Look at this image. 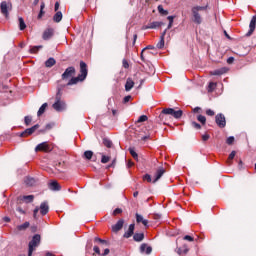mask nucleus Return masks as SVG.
Instances as JSON below:
<instances>
[{
	"instance_id": "f257e3e1",
	"label": "nucleus",
	"mask_w": 256,
	"mask_h": 256,
	"mask_svg": "<svg viewBox=\"0 0 256 256\" xmlns=\"http://www.w3.org/2000/svg\"><path fill=\"white\" fill-rule=\"evenodd\" d=\"M207 9H209V4H206L204 6H200V5H194L191 8V19H192V23H194L195 25H201V23H203V16L201 15V12H205L207 11Z\"/></svg>"
},
{
	"instance_id": "f03ea898",
	"label": "nucleus",
	"mask_w": 256,
	"mask_h": 256,
	"mask_svg": "<svg viewBox=\"0 0 256 256\" xmlns=\"http://www.w3.org/2000/svg\"><path fill=\"white\" fill-rule=\"evenodd\" d=\"M87 64L83 61L80 62V74L69 80L68 85H76V83H79V81H85L87 79Z\"/></svg>"
},
{
	"instance_id": "7ed1b4c3",
	"label": "nucleus",
	"mask_w": 256,
	"mask_h": 256,
	"mask_svg": "<svg viewBox=\"0 0 256 256\" xmlns=\"http://www.w3.org/2000/svg\"><path fill=\"white\" fill-rule=\"evenodd\" d=\"M40 244H41V235L35 234L32 237V240L28 244V256H32L33 251H35Z\"/></svg>"
},
{
	"instance_id": "20e7f679",
	"label": "nucleus",
	"mask_w": 256,
	"mask_h": 256,
	"mask_svg": "<svg viewBox=\"0 0 256 256\" xmlns=\"http://www.w3.org/2000/svg\"><path fill=\"white\" fill-rule=\"evenodd\" d=\"M39 211H40V215H47L49 213V203L42 202L40 204V207H36L33 211V217L34 219H39Z\"/></svg>"
},
{
	"instance_id": "39448f33",
	"label": "nucleus",
	"mask_w": 256,
	"mask_h": 256,
	"mask_svg": "<svg viewBox=\"0 0 256 256\" xmlns=\"http://www.w3.org/2000/svg\"><path fill=\"white\" fill-rule=\"evenodd\" d=\"M163 115H171V117H174V119H181V117H183V111L175 110L173 108H166L162 110V115H160V117H163Z\"/></svg>"
},
{
	"instance_id": "423d86ee",
	"label": "nucleus",
	"mask_w": 256,
	"mask_h": 256,
	"mask_svg": "<svg viewBox=\"0 0 256 256\" xmlns=\"http://www.w3.org/2000/svg\"><path fill=\"white\" fill-rule=\"evenodd\" d=\"M53 109L55 111L61 112V111H65V103L61 100V96H59V94L56 95V101L55 103L52 105Z\"/></svg>"
},
{
	"instance_id": "0eeeda50",
	"label": "nucleus",
	"mask_w": 256,
	"mask_h": 256,
	"mask_svg": "<svg viewBox=\"0 0 256 256\" xmlns=\"http://www.w3.org/2000/svg\"><path fill=\"white\" fill-rule=\"evenodd\" d=\"M0 9H1L2 15H4V17H6V19H7L9 17V11H11V9H13V6L9 2L3 1L0 4Z\"/></svg>"
},
{
	"instance_id": "6e6552de",
	"label": "nucleus",
	"mask_w": 256,
	"mask_h": 256,
	"mask_svg": "<svg viewBox=\"0 0 256 256\" xmlns=\"http://www.w3.org/2000/svg\"><path fill=\"white\" fill-rule=\"evenodd\" d=\"M52 150L53 148L51 147V145H49L48 142H42L35 147L36 153L39 151H42L43 153H49Z\"/></svg>"
},
{
	"instance_id": "1a4fd4ad",
	"label": "nucleus",
	"mask_w": 256,
	"mask_h": 256,
	"mask_svg": "<svg viewBox=\"0 0 256 256\" xmlns=\"http://www.w3.org/2000/svg\"><path fill=\"white\" fill-rule=\"evenodd\" d=\"M216 125L223 129L227 125V120L225 119V115L223 113H219L215 116Z\"/></svg>"
},
{
	"instance_id": "9d476101",
	"label": "nucleus",
	"mask_w": 256,
	"mask_h": 256,
	"mask_svg": "<svg viewBox=\"0 0 256 256\" xmlns=\"http://www.w3.org/2000/svg\"><path fill=\"white\" fill-rule=\"evenodd\" d=\"M139 251L141 255H151V253H153V248L151 246H148L147 243H142L140 245Z\"/></svg>"
},
{
	"instance_id": "9b49d317",
	"label": "nucleus",
	"mask_w": 256,
	"mask_h": 256,
	"mask_svg": "<svg viewBox=\"0 0 256 256\" xmlns=\"http://www.w3.org/2000/svg\"><path fill=\"white\" fill-rule=\"evenodd\" d=\"M256 28V16H253L250 24H249V31L246 33V37H251Z\"/></svg>"
},
{
	"instance_id": "f8f14e48",
	"label": "nucleus",
	"mask_w": 256,
	"mask_h": 256,
	"mask_svg": "<svg viewBox=\"0 0 256 256\" xmlns=\"http://www.w3.org/2000/svg\"><path fill=\"white\" fill-rule=\"evenodd\" d=\"M72 75H75V67H68L62 74V79H70Z\"/></svg>"
},
{
	"instance_id": "ddd939ff",
	"label": "nucleus",
	"mask_w": 256,
	"mask_h": 256,
	"mask_svg": "<svg viewBox=\"0 0 256 256\" xmlns=\"http://www.w3.org/2000/svg\"><path fill=\"white\" fill-rule=\"evenodd\" d=\"M53 35H55V30L53 28H48L44 31L42 39H44V41H49Z\"/></svg>"
},
{
	"instance_id": "4468645a",
	"label": "nucleus",
	"mask_w": 256,
	"mask_h": 256,
	"mask_svg": "<svg viewBox=\"0 0 256 256\" xmlns=\"http://www.w3.org/2000/svg\"><path fill=\"white\" fill-rule=\"evenodd\" d=\"M228 72H229V68L222 67L212 71L211 75L221 76V75H225V73H228Z\"/></svg>"
},
{
	"instance_id": "2eb2a0df",
	"label": "nucleus",
	"mask_w": 256,
	"mask_h": 256,
	"mask_svg": "<svg viewBox=\"0 0 256 256\" xmlns=\"http://www.w3.org/2000/svg\"><path fill=\"white\" fill-rule=\"evenodd\" d=\"M38 128H39V124H36L31 128H27L24 132L20 134V137H25L26 135H33V132Z\"/></svg>"
},
{
	"instance_id": "dca6fc26",
	"label": "nucleus",
	"mask_w": 256,
	"mask_h": 256,
	"mask_svg": "<svg viewBox=\"0 0 256 256\" xmlns=\"http://www.w3.org/2000/svg\"><path fill=\"white\" fill-rule=\"evenodd\" d=\"M163 175H165V169L163 168V167H161V168H159L157 171H156V173H155V175H154V180L152 181V183H157V181L159 180V179H161V177H163Z\"/></svg>"
},
{
	"instance_id": "f3484780",
	"label": "nucleus",
	"mask_w": 256,
	"mask_h": 256,
	"mask_svg": "<svg viewBox=\"0 0 256 256\" xmlns=\"http://www.w3.org/2000/svg\"><path fill=\"white\" fill-rule=\"evenodd\" d=\"M133 233H135V224H130L128 230L124 233V238L133 237Z\"/></svg>"
},
{
	"instance_id": "a211bd4d",
	"label": "nucleus",
	"mask_w": 256,
	"mask_h": 256,
	"mask_svg": "<svg viewBox=\"0 0 256 256\" xmlns=\"http://www.w3.org/2000/svg\"><path fill=\"white\" fill-rule=\"evenodd\" d=\"M51 191H61V185L57 183V181H52L48 185Z\"/></svg>"
},
{
	"instance_id": "6ab92c4d",
	"label": "nucleus",
	"mask_w": 256,
	"mask_h": 256,
	"mask_svg": "<svg viewBox=\"0 0 256 256\" xmlns=\"http://www.w3.org/2000/svg\"><path fill=\"white\" fill-rule=\"evenodd\" d=\"M124 223L125 222L123 220H119L114 226H112V231H114V233L121 231Z\"/></svg>"
},
{
	"instance_id": "aec40b11",
	"label": "nucleus",
	"mask_w": 256,
	"mask_h": 256,
	"mask_svg": "<svg viewBox=\"0 0 256 256\" xmlns=\"http://www.w3.org/2000/svg\"><path fill=\"white\" fill-rule=\"evenodd\" d=\"M136 221L137 223H142L144 227H148L149 225V220L144 219L141 214H136Z\"/></svg>"
},
{
	"instance_id": "412c9836",
	"label": "nucleus",
	"mask_w": 256,
	"mask_h": 256,
	"mask_svg": "<svg viewBox=\"0 0 256 256\" xmlns=\"http://www.w3.org/2000/svg\"><path fill=\"white\" fill-rule=\"evenodd\" d=\"M178 255H187V253H189V247L187 246V244H184L182 247L177 248Z\"/></svg>"
},
{
	"instance_id": "4be33fe9",
	"label": "nucleus",
	"mask_w": 256,
	"mask_h": 256,
	"mask_svg": "<svg viewBox=\"0 0 256 256\" xmlns=\"http://www.w3.org/2000/svg\"><path fill=\"white\" fill-rule=\"evenodd\" d=\"M133 87H135V82L133 79L128 78L125 84V91H131Z\"/></svg>"
},
{
	"instance_id": "5701e85b",
	"label": "nucleus",
	"mask_w": 256,
	"mask_h": 256,
	"mask_svg": "<svg viewBox=\"0 0 256 256\" xmlns=\"http://www.w3.org/2000/svg\"><path fill=\"white\" fill-rule=\"evenodd\" d=\"M133 239L137 243H141V241H143L145 239V234H143V233H135L134 236H133Z\"/></svg>"
},
{
	"instance_id": "b1692460",
	"label": "nucleus",
	"mask_w": 256,
	"mask_h": 256,
	"mask_svg": "<svg viewBox=\"0 0 256 256\" xmlns=\"http://www.w3.org/2000/svg\"><path fill=\"white\" fill-rule=\"evenodd\" d=\"M165 33L166 31H164V33L162 34V36L160 37V41L157 43L156 47L158 49H163V47H165Z\"/></svg>"
},
{
	"instance_id": "393cba45",
	"label": "nucleus",
	"mask_w": 256,
	"mask_h": 256,
	"mask_svg": "<svg viewBox=\"0 0 256 256\" xmlns=\"http://www.w3.org/2000/svg\"><path fill=\"white\" fill-rule=\"evenodd\" d=\"M24 183H25L28 187H33V185H35L36 181H35V178L26 177L25 180H24Z\"/></svg>"
},
{
	"instance_id": "a878e982",
	"label": "nucleus",
	"mask_w": 256,
	"mask_h": 256,
	"mask_svg": "<svg viewBox=\"0 0 256 256\" xmlns=\"http://www.w3.org/2000/svg\"><path fill=\"white\" fill-rule=\"evenodd\" d=\"M61 19H63V13H61V11L56 12L53 21H55V23H60Z\"/></svg>"
},
{
	"instance_id": "bb28decb",
	"label": "nucleus",
	"mask_w": 256,
	"mask_h": 256,
	"mask_svg": "<svg viewBox=\"0 0 256 256\" xmlns=\"http://www.w3.org/2000/svg\"><path fill=\"white\" fill-rule=\"evenodd\" d=\"M55 63H57V61L55 60V58L51 57L48 60H46L45 67L51 68L53 67V65H55Z\"/></svg>"
},
{
	"instance_id": "cd10ccee",
	"label": "nucleus",
	"mask_w": 256,
	"mask_h": 256,
	"mask_svg": "<svg viewBox=\"0 0 256 256\" xmlns=\"http://www.w3.org/2000/svg\"><path fill=\"white\" fill-rule=\"evenodd\" d=\"M99 155H101V163L105 164V163H109V161H111V156H107L104 153H99Z\"/></svg>"
},
{
	"instance_id": "c85d7f7f",
	"label": "nucleus",
	"mask_w": 256,
	"mask_h": 256,
	"mask_svg": "<svg viewBox=\"0 0 256 256\" xmlns=\"http://www.w3.org/2000/svg\"><path fill=\"white\" fill-rule=\"evenodd\" d=\"M103 145L108 149H111L113 147V142L109 138H104Z\"/></svg>"
},
{
	"instance_id": "c756f323",
	"label": "nucleus",
	"mask_w": 256,
	"mask_h": 256,
	"mask_svg": "<svg viewBox=\"0 0 256 256\" xmlns=\"http://www.w3.org/2000/svg\"><path fill=\"white\" fill-rule=\"evenodd\" d=\"M19 29L20 31H25V29L27 28V25L25 24V20H23V18H19Z\"/></svg>"
},
{
	"instance_id": "7c9ffc66",
	"label": "nucleus",
	"mask_w": 256,
	"mask_h": 256,
	"mask_svg": "<svg viewBox=\"0 0 256 256\" xmlns=\"http://www.w3.org/2000/svg\"><path fill=\"white\" fill-rule=\"evenodd\" d=\"M45 109H47V103L42 104V106L39 108L37 112L38 117H41V115L45 113Z\"/></svg>"
},
{
	"instance_id": "2f4dec72",
	"label": "nucleus",
	"mask_w": 256,
	"mask_h": 256,
	"mask_svg": "<svg viewBox=\"0 0 256 256\" xmlns=\"http://www.w3.org/2000/svg\"><path fill=\"white\" fill-rule=\"evenodd\" d=\"M84 157L85 159H87L88 161H91V159H93V151L91 150H87L84 152Z\"/></svg>"
},
{
	"instance_id": "473e14b6",
	"label": "nucleus",
	"mask_w": 256,
	"mask_h": 256,
	"mask_svg": "<svg viewBox=\"0 0 256 256\" xmlns=\"http://www.w3.org/2000/svg\"><path fill=\"white\" fill-rule=\"evenodd\" d=\"M33 199H35V196H33V195H28V196L22 197V200L25 201L26 203H33Z\"/></svg>"
},
{
	"instance_id": "72a5a7b5",
	"label": "nucleus",
	"mask_w": 256,
	"mask_h": 256,
	"mask_svg": "<svg viewBox=\"0 0 256 256\" xmlns=\"http://www.w3.org/2000/svg\"><path fill=\"white\" fill-rule=\"evenodd\" d=\"M29 222H25L22 225L17 226L18 231H25V229H29Z\"/></svg>"
},
{
	"instance_id": "f704fd0d",
	"label": "nucleus",
	"mask_w": 256,
	"mask_h": 256,
	"mask_svg": "<svg viewBox=\"0 0 256 256\" xmlns=\"http://www.w3.org/2000/svg\"><path fill=\"white\" fill-rule=\"evenodd\" d=\"M157 27H161V22H151L147 29H157Z\"/></svg>"
},
{
	"instance_id": "c9c22d12",
	"label": "nucleus",
	"mask_w": 256,
	"mask_h": 256,
	"mask_svg": "<svg viewBox=\"0 0 256 256\" xmlns=\"http://www.w3.org/2000/svg\"><path fill=\"white\" fill-rule=\"evenodd\" d=\"M216 87H217V83L210 82L208 85V93H213V91H215Z\"/></svg>"
},
{
	"instance_id": "e433bc0d",
	"label": "nucleus",
	"mask_w": 256,
	"mask_h": 256,
	"mask_svg": "<svg viewBox=\"0 0 256 256\" xmlns=\"http://www.w3.org/2000/svg\"><path fill=\"white\" fill-rule=\"evenodd\" d=\"M197 121H199V123H202L203 125H205V123H207V118L203 115H198Z\"/></svg>"
},
{
	"instance_id": "4c0bfd02",
	"label": "nucleus",
	"mask_w": 256,
	"mask_h": 256,
	"mask_svg": "<svg viewBox=\"0 0 256 256\" xmlns=\"http://www.w3.org/2000/svg\"><path fill=\"white\" fill-rule=\"evenodd\" d=\"M39 49H43V46H33L30 48V53H38Z\"/></svg>"
},
{
	"instance_id": "58836bf2",
	"label": "nucleus",
	"mask_w": 256,
	"mask_h": 256,
	"mask_svg": "<svg viewBox=\"0 0 256 256\" xmlns=\"http://www.w3.org/2000/svg\"><path fill=\"white\" fill-rule=\"evenodd\" d=\"M147 119H149L147 117V115H141L138 120L136 121V123H145V121H147Z\"/></svg>"
},
{
	"instance_id": "ea45409f",
	"label": "nucleus",
	"mask_w": 256,
	"mask_h": 256,
	"mask_svg": "<svg viewBox=\"0 0 256 256\" xmlns=\"http://www.w3.org/2000/svg\"><path fill=\"white\" fill-rule=\"evenodd\" d=\"M158 11H159V13H161V15H169V11L163 9L162 5L158 6Z\"/></svg>"
},
{
	"instance_id": "a19ab883",
	"label": "nucleus",
	"mask_w": 256,
	"mask_h": 256,
	"mask_svg": "<svg viewBox=\"0 0 256 256\" xmlns=\"http://www.w3.org/2000/svg\"><path fill=\"white\" fill-rule=\"evenodd\" d=\"M235 155H237L236 151H232L228 157V163L231 165V161L235 159Z\"/></svg>"
},
{
	"instance_id": "79ce46f5",
	"label": "nucleus",
	"mask_w": 256,
	"mask_h": 256,
	"mask_svg": "<svg viewBox=\"0 0 256 256\" xmlns=\"http://www.w3.org/2000/svg\"><path fill=\"white\" fill-rule=\"evenodd\" d=\"M130 155L133 157V159H138L139 155L137 154V152H135V149L130 148Z\"/></svg>"
},
{
	"instance_id": "37998d69",
	"label": "nucleus",
	"mask_w": 256,
	"mask_h": 256,
	"mask_svg": "<svg viewBox=\"0 0 256 256\" xmlns=\"http://www.w3.org/2000/svg\"><path fill=\"white\" fill-rule=\"evenodd\" d=\"M31 121H33V118L31 116H25L24 118L25 125H31Z\"/></svg>"
},
{
	"instance_id": "c03bdc74",
	"label": "nucleus",
	"mask_w": 256,
	"mask_h": 256,
	"mask_svg": "<svg viewBox=\"0 0 256 256\" xmlns=\"http://www.w3.org/2000/svg\"><path fill=\"white\" fill-rule=\"evenodd\" d=\"M234 142H235V137L233 136L228 137L226 140L227 145H233Z\"/></svg>"
},
{
	"instance_id": "a18cd8bd",
	"label": "nucleus",
	"mask_w": 256,
	"mask_h": 256,
	"mask_svg": "<svg viewBox=\"0 0 256 256\" xmlns=\"http://www.w3.org/2000/svg\"><path fill=\"white\" fill-rule=\"evenodd\" d=\"M184 241H189L190 243L195 241V238H193L192 236L186 235L183 237Z\"/></svg>"
},
{
	"instance_id": "49530a36",
	"label": "nucleus",
	"mask_w": 256,
	"mask_h": 256,
	"mask_svg": "<svg viewBox=\"0 0 256 256\" xmlns=\"http://www.w3.org/2000/svg\"><path fill=\"white\" fill-rule=\"evenodd\" d=\"M206 115H208V117H213L215 115V111H213L211 109H207L206 110Z\"/></svg>"
},
{
	"instance_id": "de8ad7c7",
	"label": "nucleus",
	"mask_w": 256,
	"mask_h": 256,
	"mask_svg": "<svg viewBox=\"0 0 256 256\" xmlns=\"http://www.w3.org/2000/svg\"><path fill=\"white\" fill-rule=\"evenodd\" d=\"M144 181H147L148 183H151L153 180L151 179V175L146 174L143 177Z\"/></svg>"
},
{
	"instance_id": "09e8293b",
	"label": "nucleus",
	"mask_w": 256,
	"mask_h": 256,
	"mask_svg": "<svg viewBox=\"0 0 256 256\" xmlns=\"http://www.w3.org/2000/svg\"><path fill=\"white\" fill-rule=\"evenodd\" d=\"M122 65H123L124 69H129V62L126 59L122 60Z\"/></svg>"
},
{
	"instance_id": "8fccbe9b",
	"label": "nucleus",
	"mask_w": 256,
	"mask_h": 256,
	"mask_svg": "<svg viewBox=\"0 0 256 256\" xmlns=\"http://www.w3.org/2000/svg\"><path fill=\"white\" fill-rule=\"evenodd\" d=\"M121 213H123V210L120 209V208H116V209L113 211V215H119V214H121Z\"/></svg>"
},
{
	"instance_id": "3c124183",
	"label": "nucleus",
	"mask_w": 256,
	"mask_h": 256,
	"mask_svg": "<svg viewBox=\"0 0 256 256\" xmlns=\"http://www.w3.org/2000/svg\"><path fill=\"white\" fill-rule=\"evenodd\" d=\"M192 127H194V129H201V124L197 122H192Z\"/></svg>"
},
{
	"instance_id": "603ef678",
	"label": "nucleus",
	"mask_w": 256,
	"mask_h": 256,
	"mask_svg": "<svg viewBox=\"0 0 256 256\" xmlns=\"http://www.w3.org/2000/svg\"><path fill=\"white\" fill-rule=\"evenodd\" d=\"M93 251L96 252L97 255H101V250L99 249V246H94Z\"/></svg>"
},
{
	"instance_id": "864d4df0",
	"label": "nucleus",
	"mask_w": 256,
	"mask_h": 256,
	"mask_svg": "<svg viewBox=\"0 0 256 256\" xmlns=\"http://www.w3.org/2000/svg\"><path fill=\"white\" fill-rule=\"evenodd\" d=\"M40 14L38 15V17H42V15H43V9H45V4H41V6H40Z\"/></svg>"
},
{
	"instance_id": "5fc2aeb1",
	"label": "nucleus",
	"mask_w": 256,
	"mask_h": 256,
	"mask_svg": "<svg viewBox=\"0 0 256 256\" xmlns=\"http://www.w3.org/2000/svg\"><path fill=\"white\" fill-rule=\"evenodd\" d=\"M94 241H96V242H98V243H107V241H105V240H103V239H101V238H98V237H96V238L94 239Z\"/></svg>"
},
{
	"instance_id": "6e6d98bb",
	"label": "nucleus",
	"mask_w": 256,
	"mask_h": 256,
	"mask_svg": "<svg viewBox=\"0 0 256 256\" xmlns=\"http://www.w3.org/2000/svg\"><path fill=\"white\" fill-rule=\"evenodd\" d=\"M115 163H117V160L114 159L110 165L107 166V169H111V167H115Z\"/></svg>"
},
{
	"instance_id": "4d7b16f0",
	"label": "nucleus",
	"mask_w": 256,
	"mask_h": 256,
	"mask_svg": "<svg viewBox=\"0 0 256 256\" xmlns=\"http://www.w3.org/2000/svg\"><path fill=\"white\" fill-rule=\"evenodd\" d=\"M209 134H204V135H202V140L203 141H209Z\"/></svg>"
},
{
	"instance_id": "13d9d810",
	"label": "nucleus",
	"mask_w": 256,
	"mask_h": 256,
	"mask_svg": "<svg viewBox=\"0 0 256 256\" xmlns=\"http://www.w3.org/2000/svg\"><path fill=\"white\" fill-rule=\"evenodd\" d=\"M129 101H131V96H125L124 103H129Z\"/></svg>"
},
{
	"instance_id": "bf43d9fd",
	"label": "nucleus",
	"mask_w": 256,
	"mask_h": 256,
	"mask_svg": "<svg viewBox=\"0 0 256 256\" xmlns=\"http://www.w3.org/2000/svg\"><path fill=\"white\" fill-rule=\"evenodd\" d=\"M233 61H235V58H233V57H229L227 59V63H229V64L233 63Z\"/></svg>"
},
{
	"instance_id": "052dcab7",
	"label": "nucleus",
	"mask_w": 256,
	"mask_h": 256,
	"mask_svg": "<svg viewBox=\"0 0 256 256\" xmlns=\"http://www.w3.org/2000/svg\"><path fill=\"white\" fill-rule=\"evenodd\" d=\"M167 19H168L169 23H173V19H175V17L174 16H168Z\"/></svg>"
},
{
	"instance_id": "680f3d73",
	"label": "nucleus",
	"mask_w": 256,
	"mask_h": 256,
	"mask_svg": "<svg viewBox=\"0 0 256 256\" xmlns=\"http://www.w3.org/2000/svg\"><path fill=\"white\" fill-rule=\"evenodd\" d=\"M109 253H110L109 248H106V249L104 250V253H103L102 255H103V256L109 255Z\"/></svg>"
},
{
	"instance_id": "e2e57ef3",
	"label": "nucleus",
	"mask_w": 256,
	"mask_h": 256,
	"mask_svg": "<svg viewBox=\"0 0 256 256\" xmlns=\"http://www.w3.org/2000/svg\"><path fill=\"white\" fill-rule=\"evenodd\" d=\"M55 11H59V2L55 3V7H54Z\"/></svg>"
},
{
	"instance_id": "0e129e2a",
	"label": "nucleus",
	"mask_w": 256,
	"mask_h": 256,
	"mask_svg": "<svg viewBox=\"0 0 256 256\" xmlns=\"http://www.w3.org/2000/svg\"><path fill=\"white\" fill-rule=\"evenodd\" d=\"M199 111H201V108H199V107H196V108H194V110H193L194 113H199Z\"/></svg>"
},
{
	"instance_id": "69168bd1",
	"label": "nucleus",
	"mask_w": 256,
	"mask_h": 256,
	"mask_svg": "<svg viewBox=\"0 0 256 256\" xmlns=\"http://www.w3.org/2000/svg\"><path fill=\"white\" fill-rule=\"evenodd\" d=\"M127 167H133V162L132 161H128Z\"/></svg>"
},
{
	"instance_id": "338daca9",
	"label": "nucleus",
	"mask_w": 256,
	"mask_h": 256,
	"mask_svg": "<svg viewBox=\"0 0 256 256\" xmlns=\"http://www.w3.org/2000/svg\"><path fill=\"white\" fill-rule=\"evenodd\" d=\"M133 38H134L133 45H135V41H137V34H134Z\"/></svg>"
},
{
	"instance_id": "774afa93",
	"label": "nucleus",
	"mask_w": 256,
	"mask_h": 256,
	"mask_svg": "<svg viewBox=\"0 0 256 256\" xmlns=\"http://www.w3.org/2000/svg\"><path fill=\"white\" fill-rule=\"evenodd\" d=\"M46 256H55V255H53L51 252H47Z\"/></svg>"
}]
</instances>
